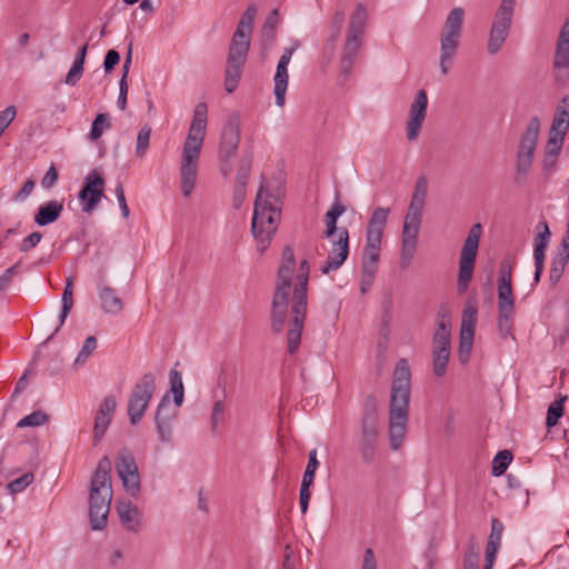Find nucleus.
Segmentation results:
<instances>
[{"mask_svg":"<svg viewBox=\"0 0 569 569\" xmlns=\"http://www.w3.org/2000/svg\"><path fill=\"white\" fill-rule=\"evenodd\" d=\"M156 392V377L144 373L134 385L128 400V417L131 425H137L142 417Z\"/></svg>","mask_w":569,"mask_h":569,"instance_id":"4468645a","label":"nucleus"},{"mask_svg":"<svg viewBox=\"0 0 569 569\" xmlns=\"http://www.w3.org/2000/svg\"><path fill=\"white\" fill-rule=\"evenodd\" d=\"M368 21V10L366 6L359 3L350 19L347 37L343 44V52L340 59V79L345 82L352 73L357 58L362 47Z\"/></svg>","mask_w":569,"mask_h":569,"instance_id":"6e6552de","label":"nucleus"},{"mask_svg":"<svg viewBox=\"0 0 569 569\" xmlns=\"http://www.w3.org/2000/svg\"><path fill=\"white\" fill-rule=\"evenodd\" d=\"M569 129V104L558 107L551 123L549 134L565 138Z\"/></svg>","mask_w":569,"mask_h":569,"instance_id":"2f4dec72","label":"nucleus"},{"mask_svg":"<svg viewBox=\"0 0 569 569\" xmlns=\"http://www.w3.org/2000/svg\"><path fill=\"white\" fill-rule=\"evenodd\" d=\"M83 66L73 62L70 70L68 71L64 82L68 86H74L82 77Z\"/></svg>","mask_w":569,"mask_h":569,"instance_id":"603ef678","label":"nucleus"},{"mask_svg":"<svg viewBox=\"0 0 569 569\" xmlns=\"http://www.w3.org/2000/svg\"><path fill=\"white\" fill-rule=\"evenodd\" d=\"M19 263L8 268L2 274H0V292L8 289L11 284L13 277L18 273L17 269Z\"/></svg>","mask_w":569,"mask_h":569,"instance_id":"13d9d810","label":"nucleus"},{"mask_svg":"<svg viewBox=\"0 0 569 569\" xmlns=\"http://www.w3.org/2000/svg\"><path fill=\"white\" fill-rule=\"evenodd\" d=\"M252 154H246L240 160L237 176H236V182L234 183H242L247 186L248 179L250 177V171L252 167Z\"/></svg>","mask_w":569,"mask_h":569,"instance_id":"c03bdc74","label":"nucleus"},{"mask_svg":"<svg viewBox=\"0 0 569 569\" xmlns=\"http://www.w3.org/2000/svg\"><path fill=\"white\" fill-rule=\"evenodd\" d=\"M476 321H477V309L475 307H467L462 313L461 349L466 346V336H468V342H467L468 350L472 347Z\"/></svg>","mask_w":569,"mask_h":569,"instance_id":"c85d7f7f","label":"nucleus"},{"mask_svg":"<svg viewBox=\"0 0 569 569\" xmlns=\"http://www.w3.org/2000/svg\"><path fill=\"white\" fill-rule=\"evenodd\" d=\"M465 20V10L461 7L453 8L445 20L440 32V70L447 74L450 70L453 57L459 48L462 27Z\"/></svg>","mask_w":569,"mask_h":569,"instance_id":"1a4fd4ad","label":"nucleus"},{"mask_svg":"<svg viewBox=\"0 0 569 569\" xmlns=\"http://www.w3.org/2000/svg\"><path fill=\"white\" fill-rule=\"evenodd\" d=\"M111 461L102 457L94 470L89 490V517L92 530H102L107 526L112 500Z\"/></svg>","mask_w":569,"mask_h":569,"instance_id":"39448f33","label":"nucleus"},{"mask_svg":"<svg viewBox=\"0 0 569 569\" xmlns=\"http://www.w3.org/2000/svg\"><path fill=\"white\" fill-rule=\"evenodd\" d=\"M540 131V120L532 117L521 134L516 154V177L518 183L523 182L533 163L535 151Z\"/></svg>","mask_w":569,"mask_h":569,"instance_id":"9d476101","label":"nucleus"},{"mask_svg":"<svg viewBox=\"0 0 569 569\" xmlns=\"http://www.w3.org/2000/svg\"><path fill=\"white\" fill-rule=\"evenodd\" d=\"M63 211V204L57 200H50L38 208L34 216V222L44 227L56 222Z\"/></svg>","mask_w":569,"mask_h":569,"instance_id":"cd10ccee","label":"nucleus"},{"mask_svg":"<svg viewBox=\"0 0 569 569\" xmlns=\"http://www.w3.org/2000/svg\"><path fill=\"white\" fill-rule=\"evenodd\" d=\"M349 254V231L347 228H340L339 236L332 243V248L328 253L326 262L320 270L323 274L338 270L347 260Z\"/></svg>","mask_w":569,"mask_h":569,"instance_id":"412c9836","label":"nucleus"},{"mask_svg":"<svg viewBox=\"0 0 569 569\" xmlns=\"http://www.w3.org/2000/svg\"><path fill=\"white\" fill-rule=\"evenodd\" d=\"M451 329L448 321L438 322L437 329L432 336V348L450 352Z\"/></svg>","mask_w":569,"mask_h":569,"instance_id":"7c9ffc66","label":"nucleus"},{"mask_svg":"<svg viewBox=\"0 0 569 569\" xmlns=\"http://www.w3.org/2000/svg\"><path fill=\"white\" fill-rule=\"evenodd\" d=\"M422 221V214L407 211V214L405 217L403 227H409L410 229H413L416 231H420Z\"/></svg>","mask_w":569,"mask_h":569,"instance_id":"052dcab7","label":"nucleus"},{"mask_svg":"<svg viewBox=\"0 0 569 569\" xmlns=\"http://www.w3.org/2000/svg\"><path fill=\"white\" fill-rule=\"evenodd\" d=\"M428 193V182L425 176L418 177L412 197L426 200Z\"/></svg>","mask_w":569,"mask_h":569,"instance_id":"338daca9","label":"nucleus"},{"mask_svg":"<svg viewBox=\"0 0 569 569\" xmlns=\"http://www.w3.org/2000/svg\"><path fill=\"white\" fill-rule=\"evenodd\" d=\"M42 239V234L41 232L39 231H34L32 233H30L28 237H26L21 244H20V250L22 252H27L29 251L30 249L34 248Z\"/></svg>","mask_w":569,"mask_h":569,"instance_id":"bf43d9fd","label":"nucleus"},{"mask_svg":"<svg viewBox=\"0 0 569 569\" xmlns=\"http://www.w3.org/2000/svg\"><path fill=\"white\" fill-rule=\"evenodd\" d=\"M481 233L482 226L480 223H475L470 228L463 242L459 257V270L457 278V287L460 293L468 289L469 282L472 279Z\"/></svg>","mask_w":569,"mask_h":569,"instance_id":"9b49d317","label":"nucleus"},{"mask_svg":"<svg viewBox=\"0 0 569 569\" xmlns=\"http://www.w3.org/2000/svg\"><path fill=\"white\" fill-rule=\"evenodd\" d=\"M97 288L102 311L112 316L120 315L123 310V302L117 291L104 282L103 274L100 277Z\"/></svg>","mask_w":569,"mask_h":569,"instance_id":"b1692460","label":"nucleus"},{"mask_svg":"<svg viewBox=\"0 0 569 569\" xmlns=\"http://www.w3.org/2000/svg\"><path fill=\"white\" fill-rule=\"evenodd\" d=\"M419 231L410 229L409 227L402 228L401 247L417 249Z\"/></svg>","mask_w":569,"mask_h":569,"instance_id":"8fccbe9b","label":"nucleus"},{"mask_svg":"<svg viewBox=\"0 0 569 569\" xmlns=\"http://www.w3.org/2000/svg\"><path fill=\"white\" fill-rule=\"evenodd\" d=\"M114 192H116V197H117L122 217L128 218L130 214V210L127 204L123 186L120 181L117 182Z\"/></svg>","mask_w":569,"mask_h":569,"instance_id":"3c124183","label":"nucleus"},{"mask_svg":"<svg viewBox=\"0 0 569 569\" xmlns=\"http://www.w3.org/2000/svg\"><path fill=\"white\" fill-rule=\"evenodd\" d=\"M284 189L280 182L262 179L257 192L251 221V232L257 240V249L264 252L269 247L281 218Z\"/></svg>","mask_w":569,"mask_h":569,"instance_id":"f257e3e1","label":"nucleus"},{"mask_svg":"<svg viewBox=\"0 0 569 569\" xmlns=\"http://www.w3.org/2000/svg\"><path fill=\"white\" fill-rule=\"evenodd\" d=\"M563 141H565V138H562V137L549 134L547 146H546V152L559 156V153L562 149V146H563Z\"/></svg>","mask_w":569,"mask_h":569,"instance_id":"4d7b16f0","label":"nucleus"},{"mask_svg":"<svg viewBox=\"0 0 569 569\" xmlns=\"http://www.w3.org/2000/svg\"><path fill=\"white\" fill-rule=\"evenodd\" d=\"M116 510L121 523L127 530L138 532L142 525V513L140 509L130 500H120L116 505Z\"/></svg>","mask_w":569,"mask_h":569,"instance_id":"a878e982","label":"nucleus"},{"mask_svg":"<svg viewBox=\"0 0 569 569\" xmlns=\"http://www.w3.org/2000/svg\"><path fill=\"white\" fill-rule=\"evenodd\" d=\"M295 264L293 249L284 247L271 301V330L274 333H280L284 328Z\"/></svg>","mask_w":569,"mask_h":569,"instance_id":"423d86ee","label":"nucleus"},{"mask_svg":"<svg viewBox=\"0 0 569 569\" xmlns=\"http://www.w3.org/2000/svg\"><path fill=\"white\" fill-rule=\"evenodd\" d=\"M106 180L98 172L91 170L83 180V186L78 193V198L82 203V211L92 212L104 197Z\"/></svg>","mask_w":569,"mask_h":569,"instance_id":"f3484780","label":"nucleus"},{"mask_svg":"<svg viewBox=\"0 0 569 569\" xmlns=\"http://www.w3.org/2000/svg\"><path fill=\"white\" fill-rule=\"evenodd\" d=\"M502 531H503L502 522L499 521L498 519L493 518L491 520V532L489 535L488 541H492L495 543H499L500 545L501 537H502Z\"/></svg>","mask_w":569,"mask_h":569,"instance_id":"e2e57ef3","label":"nucleus"},{"mask_svg":"<svg viewBox=\"0 0 569 569\" xmlns=\"http://www.w3.org/2000/svg\"><path fill=\"white\" fill-rule=\"evenodd\" d=\"M73 278L68 277L66 280V287L62 292L61 301L62 308L60 312V326H62L73 306Z\"/></svg>","mask_w":569,"mask_h":569,"instance_id":"c9c22d12","label":"nucleus"},{"mask_svg":"<svg viewBox=\"0 0 569 569\" xmlns=\"http://www.w3.org/2000/svg\"><path fill=\"white\" fill-rule=\"evenodd\" d=\"M553 69L556 71V81L560 84H565L569 79V46H556Z\"/></svg>","mask_w":569,"mask_h":569,"instance_id":"bb28decb","label":"nucleus"},{"mask_svg":"<svg viewBox=\"0 0 569 569\" xmlns=\"http://www.w3.org/2000/svg\"><path fill=\"white\" fill-rule=\"evenodd\" d=\"M36 186V181L33 179H28L22 188L13 196L14 201H23L26 200L33 191Z\"/></svg>","mask_w":569,"mask_h":569,"instance_id":"0e129e2a","label":"nucleus"},{"mask_svg":"<svg viewBox=\"0 0 569 569\" xmlns=\"http://www.w3.org/2000/svg\"><path fill=\"white\" fill-rule=\"evenodd\" d=\"M214 398L216 399L210 415V425L213 431H216L219 426L224 422L227 411V403L224 398H218L217 396H214Z\"/></svg>","mask_w":569,"mask_h":569,"instance_id":"4c0bfd02","label":"nucleus"},{"mask_svg":"<svg viewBox=\"0 0 569 569\" xmlns=\"http://www.w3.org/2000/svg\"><path fill=\"white\" fill-rule=\"evenodd\" d=\"M309 262L302 260L299 267V273L296 277V286L293 288L291 318L289 320V329L287 332V351L295 355L301 342V335L305 326L307 313V290L309 279Z\"/></svg>","mask_w":569,"mask_h":569,"instance_id":"0eeeda50","label":"nucleus"},{"mask_svg":"<svg viewBox=\"0 0 569 569\" xmlns=\"http://www.w3.org/2000/svg\"><path fill=\"white\" fill-rule=\"evenodd\" d=\"M346 212V207L342 204L338 198L332 203L331 208L328 210V212L325 216V224L326 230L323 231L325 238H331L336 233L339 234L340 228H337V220L339 217H341Z\"/></svg>","mask_w":569,"mask_h":569,"instance_id":"c756f323","label":"nucleus"},{"mask_svg":"<svg viewBox=\"0 0 569 569\" xmlns=\"http://www.w3.org/2000/svg\"><path fill=\"white\" fill-rule=\"evenodd\" d=\"M17 114L16 108L13 106L7 107L4 110L0 112V128L6 130L8 126L14 120Z\"/></svg>","mask_w":569,"mask_h":569,"instance_id":"774afa93","label":"nucleus"},{"mask_svg":"<svg viewBox=\"0 0 569 569\" xmlns=\"http://www.w3.org/2000/svg\"><path fill=\"white\" fill-rule=\"evenodd\" d=\"M116 469L126 492L132 498H137L141 490V481L136 459L129 450L119 451Z\"/></svg>","mask_w":569,"mask_h":569,"instance_id":"dca6fc26","label":"nucleus"},{"mask_svg":"<svg viewBox=\"0 0 569 569\" xmlns=\"http://www.w3.org/2000/svg\"><path fill=\"white\" fill-rule=\"evenodd\" d=\"M110 128L109 114L108 113H99L91 124V130L89 133L90 140L94 141L99 139L103 132V129Z\"/></svg>","mask_w":569,"mask_h":569,"instance_id":"37998d69","label":"nucleus"},{"mask_svg":"<svg viewBox=\"0 0 569 569\" xmlns=\"http://www.w3.org/2000/svg\"><path fill=\"white\" fill-rule=\"evenodd\" d=\"M208 108L199 102L193 111L192 121L183 143L179 169L180 188L183 197H189L197 182L200 152L206 136Z\"/></svg>","mask_w":569,"mask_h":569,"instance_id":"7ed1b4c3","label":"nucleus"},{"mask_svg":"<svg viewBox=\"0 0 569 569\" xmlns=\"http://www.w3.org/2000/svg\"><path fill=\"white\" fill-rule=\"evenodd\" d=\"M515 309H498V328L506 338L511 333Z\"/></svg>","mask_w":569,"mask_h":569,"instance_id":"ea45409f","label":"nucleus"},{"mask_svg":"<svg viewBox=\"0 0 569 569\" xmlns=\"http://www.w3.org/2000/svg\"><path fill=\"white\" fill-rule=\"evenodd\" d=\"M34 480V475L32 472H26L19 478L12 480L8 483L7 489L10 493L16 495L22 492L29 485H31Z\"/></svg>","mask_w":569,"mask_h":569,"instance_id":"a18cd8bd","label":"nucleus"},{"mask_svg":"<svg viewBox=\"0 0 569 569\" xmlns=\"http://www.w3.org/2000/svg\"><path fill=\"white\" fill-rule=\"evenodd\" d=\"M515 261L510 258H506L500 263L499 268V278L498 279H505L508 281H512V268H513Z\"/></svg>","mask_w":569,"mask_h":569,"instance_id":"680f3d73","label":"nucleus"},{"mask_svg":"<svg viewBox=\"0 0 569 569\" xmlns=\"http://www.w3.org/2000/svg\"><path fill=\"white\" fill-rule=\"evenodd\" d=\"M427 92L421 89L416 93L409 110V119L406 124L407 139L409 141H415L418 139L422 123L427 116Z\"/></svg>","mask_w":569,"mask_h":569,"instance_id":"6ab92c4d","label":"nucleus"},{"mask_svg":"<svg viewBox=\"0 0 569 569\" xmlns=\"http://www.w3.org/2000/svg\"><path fill=\"white\" fill-rule=\"evenodd\" d=\"M568 262L569 256L557 252L556 257L552 259L549 272V280L551 283L556 284L560 281Z\"/></svg>","mask_w":569,"mask_h":569,"instance_id":"e433bc0d","label":"nucleus"},{"mask_svg":"<svg viewBox=\"0 0 569 569\" xmlns=\"http://www.w3.org/2000/svg\"><path fill=\"white\" fill-rule=\"evenodd\" d=\"M389 212L390 209L383 207H378L372 211L367 226L362 262L378 263L381 239Z\"/></svg>","mask_w":569,"mask_h":569,"instance_id":"2eb2a0df","label":"nucleus"},{"mask_svg":"<svg viewBox=\"0 0 569 569\" xmlns=\"http://www.w3.org/2000/svg\"><path fill=\"white\" fill-rule=\"evenodd\" d=\"M239 136L240 118L238 114H232L221 132L219 154L222 161H228L234 156L239 144Z\"/></svg>","mask_w":569,"mask_h":569,"instance_id":"4be33fe9","label":"nucleus"},{"mask_svg":"<svg viewBox=\"0 0 569 569\" xmlns=\"http://www.w3.org/2000/svg\"><path fill=\"white\" fill-rule=\"evenodd\" d=\"M151 136V127L148 124H144L138 136L136 141V156L138 158H143L148 151L149 148V141Z\"/></svg>","mask_w":569,"mask_h":569,"instance_id":"79ce46f5","label":"nucleus"},{"mask_svg":"<svg viewBox=\"0 0 569 569\" xmlns=\"http://www.w3.org/2000/svg\"><path fill=\"white\" fill-rule=\"evenodd\" d=\"M47 420L48 416L44 412L38 410L22 418L17 426L19 428L39 427L42 426Z\"/></svg>","mask_w":569,"mask_h":569,"instance_id":"09e8293b","label":"nucleus"},{"mask_svg":"<svg viewBox=\"0 0 569 569\" xmlns=\"http://www.w3.org/2000/svg\"><path fill=\"white\" fill-rule=\"evenodd\" d=\"M169 383L170 391L173 393V402L176 407H180L184 399V388L181 372H179L176 368L170 370Z\"/></svg>","mask_w":569,"mask_h":569,"instance_id":"f704fd0d","label":"nucleus"},{"mask_svg":"<svg viewBox=\"0 0 569 569\" xmlns=\"http://www.w3.org/2000/svg\"><path fill=\"white\" fill-rule=\"evenodd\" d=\"M463 569H479V553L470 546L465 553Z\"/></svg>","mask_w":569,"mask_h":569,"instance_id":"864d4df0","label":"nucleus"},{"mask_svg":"<svg viewBox=\"0 0 569 569\" xmlns=\"http://www.w3.org/2000/svg\"><path fill=\"white\" fill-rule=\"evenodd\" d=\"M411 389V370L401 358L395 368L389 405V439L392 450H398L406 437Z\"/></svg>","mask_w":569,"mask_h":569,"instance_id":"f03ea898","label":"nucleus"},{"mask_svg":"<svg viewBox=\"0 0 569 569\" xmlns=\"http://www.w3.org/2000/svg\"><path fill=\"white\" fill-rule=\"evenodd\" d=\"M512 461V453L508 450L499 451L492 461V475L499 477L503 475Z\"/></svg>","mask_w":569,"mask_h":569,"instance_id":"a19ab883","label":"nucleus"},{"mask_svg":"<svg viewBox=\"0 0 569 569\" xmlns=\"http://www.w3.org/2000/svg\"><path fill=\"white\" fill-rule=\"evenodd\" d=\"M247 194V186L242 183H234L233 187V197H232V207L234 209L241 208Z\"/></svg>","mask_w":569,"mask_h":569,"instance_id":"5fc2aeb1","label":"nucleus"},{"mask_svg":"<svg viewBox=\"0 0 569 569\" xmlns=\"http://www.w3.org/2000/svg\"><path fill=\"white\" fill-rule=\"evenodd\" d=\"M378 433V415L376 401L372 396H369L361 422V435L359 443L361 458L367 465H370L376 457Z\"/></svg>","mask_w":569,"mask_h":569,"instance_id":"f8f14e48","label":"nucleus"},{"mask_svg":"<svg viewBox=\"0 0 569 569\" xmlns=\"http://www.w3.org/2000/svg\"><path fill=\"white\" fill-rule=\"evenodd\" d=\"M117 401L114 396H108L101 402L94 417L93 441L97 445L104 436L116 410Z\"/></svg>","mask_w":569,"mask_h":569,"instance_id":"5701e85b","label":"nucleus"},{"mask_svg":"<svg viewBox=\"0 0 569 569\" xmlns=\"http://www.w3.org/2000/svg\"><path fill=\"white\" fill-rule=\"evenodd\" d=\"M300 47L299 40H293L291 47L284 48L283 53L281 54L276 74L273 77L274 88L273 93L276 98V104L282 107L286 100V92L288 88L289 73H288V64L292 58L293 52Z\"/></svg>","mask_w":569,"mask_h":569,"instance_id":"a211bd4d","label":"nucleus"},{"mask_svg":"<svg viewBox=\"0 0 569 569\" xmlns=\"http://www.w3.org/2000/svg\"><path fill=\"white\" fill-rule=\"evenodd\" d=\"M279 22V13L277 9H273L268 17L262 27L261 37L262 44L266 48H270L276 39L277 26Z\"/></svg>","mask_w":569,"mask_h":569,"instance_id":"473e14b6","label":"nucleus"},{"mask_svg":"<svg viewBox=\"0 0 569 569\" xmlns=\"http://www.w3.org/2000/svg\"><path fill=\"white\" fill-rule=\"evenodd\" d=\"M178 408L170 407V396L169 392H166L158 405L154 416L156 430L161 442H169L171 440V422L177 417Z\"/></svg>","mask_w":569,"mask_h":569,"instance_id":"aec40b11","label":"nucleus"},{"mask_svg":"<svg viewBox=\"0 0 569 569\" xmlns=\"http://www.w3.org/2000/svg\"><path fill=\"white\" fill-rule=\"evenodd\" d=\"M563 401L565 399L553 401L547 411L546 425L548 427H553L558 423V420L563 415Z\"/></svg>","mask_w":569,"mask_h":569,"instance_id":"49530a36","label":"nucleus"},{"mask_svg":"<svg viewBox=\"0 0 569 569\" xmlns=\"http://www.w3.org/2000/svg\"><path fill=\"white\" fill-rule=\"evenodd\" d=\"M517 0H501L495 14L489 32L488 52L493 56L498 53L506 42L513 19V11Z\"/></svg>","mask_w":569,"mask_h":569,"instance_id":"ddd939ff","label":"nucleus"},{"mask_svg":"<svg viewBox=\"0 0 569 569\" xmlns=\"http://www.w3.org/2000/svg\"><path fill=\"white\" fill-rule=\"evenodd\" d=\"M536 229L537 236L535 238V242L549 243L551 232L549 230L548 223L546 221H540L538 222Z\"/></svg>","mask_w":569,"mask_h":569,"instance_id":"69168bd1","label":"nucleus"},{"mask_svg":"<svg viewBox=\"0 0 569 569\" xmlns=\"http://www.w3.org/2000/svg\"><path fill=\"white\" fill-rule=\"evenodd\" d=\"M498 309H515L512 281L498 279Z\"/></svg>","mask_w":569,"mask_h":569,"instance_id":"72a5a7b5","label":"nucleus"},{"mask_svg":"<svg viewBox=\"0 0 569 569\" xmlns=\"http://www.w3.org/2000/svg\"><path fill=\"white\" fill-rule=\"evenodd\" d=\"M256 16V6H248L232 36L224 72V88L228 93H232L236 90L241 78L250 48Z\"/></svg>","mask_w":569,"mask_h":569,"instance_id":"20e7f679","label":"nucleus"},{"mask_svg":"<svg viewBox=\"0 0 569 569\" xmlns=\"http://www.w3.org/2000/svg\"><path fill=\"white\" fill-rule=\"evenodd\" d=\"M450 352L432 348V366L436 377H442L447 371Z\"/></svg>","mask_w":569,"mask_h":569,"instance_id":"58836bf2","label":"nucleus"},{"mask_svg":"<svg viewBox=\"0 0 569 569\" xmlns=\"http://www.w3.org/2000/svg\"><path fill=\"white\" fill-rule=\"evenodd\" d=\"M120 62V54L117 50L111 49L107 52L103 60V69L106 73H110Z\"/></svg>","mask_w":569,"mask_h":569,"instance_id":"6e6d98bb","label":"nucleus"},{"mask_svg":"<svg viewBox=\"0 0 569 569\" xmlns=\"http://www.w3.org/2000/svg\"><path fill=\"white\" fill-rule=\"evenodd\" d=\"M319 467V461L317 459V450L313 449L309 452V460L302 477L301 487H300V509L301 513L305 515L309 507V501L311 498L310 487L313 483L315 473L317 468Z\"/></svg>","mask_w":569,"mask_h":569,"instance_id":"393cba45","label":"nucleus"},{"mask_svg":"<svg viewBox=\"0 0 569 569\" xmlns=\"http://www.w3.org/2000/svg\"><path fill=\"white\" fill-rule=\"evenodd\" d=\"M97 348V339L93 336L88 337L83 345L81 350L79 351L76 360H74V367L83 365L87 359L90 357V355Z\"/></svg>","mask_w":569,"mask_h":569,"instance_id":"de8ad7c7","label":"nucleus"}]
</instances>
